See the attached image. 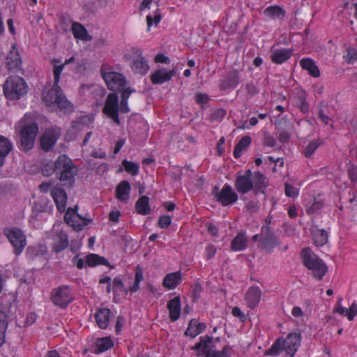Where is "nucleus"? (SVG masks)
Here are the masks:
<instances>
[{"label": "nucleus", "mask_w": 357, "mask_h": 357, "mask_svg": "<svg viewBox=\"0 0 357 357\" xmlns=\"http://www.w3.org/2000/svg\"><path fill=\"white\" fill-rule=\"evenodd\" d=\"M285 194L287 197H296L298 195V188L291 185L290 184L286 183Z\"/></svg>", "instance_id": "nucleus-51"}, {"label": "nucleus", "mask_w": 357, "mask_h": 357, "mask_svg": "<svg viewBox=\"0 0 357 357\" xmlns=\"http://www.w3.org/2000/svg\"><path fill=\"white\" fill-rule=\"evenodd\" d=\"M349 175L353 181H357V166H351L349 169Z\"/></svg>", "instance_id": "nucleus-58"}, {"label": "nucleus", "mask_w": 357, "mask_h": 357, "mask_svg": "<svg viewBox=\"0 0 357 357\" xmlns=\"http://www.w3.org/2000/svg\"><path fill=\"white\" fill-rule=\"evenodd\" d=\"M61 162L65 163L66 169L62 170L57 174H60L59 179L63 183V185L71 186L74 183V178L77 173V168L72 163L71 160L66 155H61L59 157L58 165Z\"/></svg>", "instance_id": "nucleus-8"}, {"label": "nucleus", "mask_w": 357, "mask_h": 357, "mask_svg": "<svg viewBox=\"0 0 357 357\" xmlns=\"http://www.w3.org/2000/svg\"><path fill=\"white\" fill-rule=\"evenodd\" d=\"M232 349L230 346H225L222 351H215L209 355V357H229Z\"/></svg>", "instance_id": "nucleus-49"}, {"label": "nucleus", "mask_w": 357, "mask_h": 357, "mask_svg": "<svg viewBox=\"0 0 357 357\" xmlns=\"http://www.w3.org/2000/svg\"><path fill=\"white\" fill-rule=\"evenodd\" d=\"M195 98L196 102L201 105L202 107L206 104L209 100L208 96L205 93H197L195 95Z\"/></svg>", "instance_id": "nucleus-52"}, {"label": "nucleus", "mask_w": 357, "mask_h": 357, "mask_svg": "<svg viewBox=\"0 0 357 357\" xmlns=\"http://www.w3.org/2000/svg\"><path fill=\"white\" fill-rule=\"evenodd\" d=\"M68 245V239L66 233L61 231L54 237L53 249L56 252L63 250Z\"/></svg>", "instance_id": "nucleus-26"}, {"label": "nucleus", "mask_w": 357, "mask_h": 357, "mask_svg": "<svg viewBox=\"0 0 357 357\" xmlns=\"http://www.w3.org/2000/svg\"><path fill=\"white\" fill-rule=\"evenodd\" d=\"M22 61L15 45H13L6 58V63L9 70H16L20 67Z\"/></svg>", "instance_id": "nucleus-18"}, {"label": "nucleus", "mask_w": 357, "mask_h": 357, "mask_svg": "<svg viewBox=\"0 0 357 357\" xmlns=\"http://www.w3.org/2000/svg\"><path fill=\"white\" fill-rule=\"evenodd\" d=\"M301 339L300 333H289L285 340L282 338L277 340L265 354L269 356H277L284 349L292 357L300 346Z\"/></svg>", "instance_id": "nucleus-4"}, {"label": "nucleus", "mask_w": 357, "mask_h": 357, "mask_svg": "<svg viewBox=\"0 0 357 357\" xmlns=\"http://www.w3.org/2000/svg\"><path fill=\"white\" fill-rule=\"evenodd\" d=\"M299 102H300V109L303 112H307L309 109V105L308 104L305 102L304 98H300L299 100H298Z\"/></svg>", "instance_id": "nucleus-62"}, {"label": "nucleus", "mask_w": 357, "mask_h": 357, "mask_svg": "<svg viewBox=\"0 0 357 357\" xmlns=\"http://www.w3.org/2000/svg\"><path fill=\"white\" fill-rule=\"evenodd\" d=\"M319 145L320 144L317 140H313L310 142L305 149V156L310 157L314 153V151L317 150Z\"/></svg>", "instance_id": "nucleus-50"}, {"label": "nucleus", "mask_w": 357, "mask_h": 357, "mask_svg": "<svg viewBox=\"0 0 357 357\" xmlns=\"http://www.w3.org/2000/svg\"><path fill=\"white\" fill-rule=\"evenodd\" d=\"M121 213L119 211H112L109 213V220L111 221L117 222H119Z\"/></svg>", "instance_id": "nucleus-61"}, {"label": "nucleus", "mask_w": 357, "mask_h": 357, "mask_svg": "<svg viewBox=\"0 0 357 357\" xmlns=\"http://www.w3.org/2000/svg\"><path fill=\"white\" fill-rule=\"evenodd\" d=\"M6 234L14 248L15 254L20 255L26 245V238L24 232L18 228L13 227L7 229Z\"/></svg>", "instance_id": "nucleus-9"}, {"label": "nucleus", "mask_w": 357, "mask_h": 357, "mask_svg": "<svg viewBox=\"0 0 357 357\" xmlns=\"http://www.w3.org/2000/svg\"><path fill=\"white\" fill-rule=\"evenodd\" d=\"M127 59H130V68L135 73L145 75L149 70L147 61L142 55V51L139 48H133L130 54H126Z\"/></svg>", "instance_id": "nucleus-7"}, {"label": "nucleus", "mask_w": 357, "mask_h": 357, "mask_svg": "<svg viewBox=\"0 0 357 357\" xmlns=\"http://www.w3.org/2000/svg\"><path fill=\"white\" fill-rule=\"evenodd\" d=\"M264 14L267 17L280 19L284 15V12L280 6H273L266 8L264 11Z\"/></svg>", "instance_id": "nucleus-39"}, {"label": "nucleus", "mask_w": 357, "mask_h": 357, "mask_svg": "<svg viewBox=\"0 0 357 357\" xmlns=\"http://www.w3.org/2000/svg\"><path fill=\"white\" fill-rule=\"evenodd\" d=\"M28 89L25 80L19 76L9 77L3 84V93L6 98L11 100L22 98Z\"/></svg>", "instance_id": "nucleus-5"}, {"label": "nucleus", "mask_w": 357, "mask_h": 357, "mask_svg": "<svg viewBox=\"0 0 357 357\" xmlns=\"http://www.w3.org/2000/svg\"><path fill=\"white\" fill-rule=\"evenodd\" d=\"M73 264L78 268L82 269L84 267L85 263L83 259L80 258L78 255L75 256L73 259Z\"/></svg>", "instance_id": "nucleus-56"}, {"label": "nucleus", "mask_w": 357, "mask_h": 357, "mask_svg": "<svg viewBox=\"0 0 357 357\" xmlns=\"http://www.w3.org/2000/svg\"><path fill=\"white\" fill-rule=\"evenodd\" d=\"M153 0H143L139 6V11L142 12L146 9L151 8V5Z\"/></svg>", "instance_id": "nucleus-59"}, {"label": "nucleus", "mask_w": 357, "mask_h": 357, "mask_svg": "<svg viewBox=\"0 0 357 357\" xmlns=\"http://www.w3.org/2000/svg\"><path fill=\"white\" fill-rule=\"evenodd\" d=\"M73 63L77 71H80L83 68V66L80 62H76L75 56H70L63 63L59 59H53L52 64L53 65V74L54 83L53 85H47L43 92V101L46 106L52 110L60 109L64 112H70L73 111V105L68 101L63 94L61 89L58 86L60 80V75L64 66Z\"/></svg>", "instance_id": "nucleus-2"}, {"label": "nucleus", "mask_w": 357, "mask_h": 357, "mask_svg": "<svg viewBox=\"0 0 357 357\" xmlns=\"http://www.w3.org/2000/svg\"><path fill=\"white\" fill-rule=\"evenodd\" d=\"M218 339L215 340V342ZM193 349L199 351V354H205L206 357H209V355L215 349V340L210 337L205 336L201 337L199 342L196 344Z\"/></svg>", "instance_id": "nucleus-14"}, {"label": "nucleus", "mask_w": 357, "mask_h": 357, "mask_svg": "<svg viewBox=\"0 0 357 357\" xmlns=\"http://www.w3.org/2000/svg\"><path fill=\"white\" fill-rule=\"evenodd\" d=\"M167 307L169 312H181V299L178 296L174 297L169 301Z\"/></svg>", "instance_id": "nucleus-47"}, {"label": "nucleus", "mask_w": 357, "mask_h": 357, "mask_svg": "<svg viewBox=\"0 0 357 357\" xmlns=\"http://www.w3.org/2000/svg\"><path fill=\"white\" fill-rule=\"evenodd\" d=\"M112 288L114 292V300L116 303L120 302L127 295V290L124 288L119 278H115L113 280Z\"/></svg>", "instance_id": "nucleus-21"}, {"label": "nucleus", "mask_w": 357, "mask_h": 357, "mask_svg": "<svg viewBox=\"0 0 357 357\" xmlns=\"http://www.w3.org/2000/svg\"><path fill=\"white\" fill-rule=\"evenodd\" d=\"M71 31L77 40L85 42L91 40V36L88 33L85 27L78 22L73 23Z\"/></svg>", "instance_id": "nucleus-24"}, {"label": "nucleus", "mask_w": 357, "mask_h": 357, "mask_svg": "<svg viewBox=\"0 0 357 357\" xmlns=\"http://www.w3.org/2000/svg\"><path fill=\"white\" fill-rule=\"evenodd\" d=\"M239 81V77L236 72L230 73L227 79L222 83L224 89H233L236 87Z\"/></svg>", "instance_id": "nucleus-40"}, {"label": "nucleus", "mask_w": 357, "mask_h": 357, "mask_svg": "<svg viewBox=\"0 0 357 357\" xmlns=\"http://www.w3.org/2000/svg\"><path fill=\"white\" fill-rule=\"evenodd\" d=\"M86 264L87 266L93 267L98 265H106L109 264L107 259L102 257H100L96 254H90L86 257Z\"/></svg>", "instance_id": "nucleus-35"}, {"label": "nucleus", "mask_w": 357, "mask_h": 357, "mask_svg": "<svg viewBox=\"0 0 357 357\" xmlns=\"http://www.w3.org/2000/svg\"><path fill=\"white\" fill-rule=\"evenodd\" d=\"M251 143V137L250 136H245L241 138L238 143L235 146L234 150V155L236 158L241 157L243 151H245Z\"/></svg>", "instance_id": "nucleus-34"}, {"label": "nucleus", "mask_w": 357, "mask_h": 357, "mask_svg": "<svg viewBox=\"0 0 357 357\" xmlns=\"http://www.w3.org/2000/svg\"><path fill=\"white\" fill-rule=\"evenodd\" d=\"M252 179L253 182V188H255L257 192H264V190L266 186L265 176L260 172H255L253 176H252Z\"/></svg>", "instance_id": "nucleus-38"}, {"label": "nucleus", "mask_w": 357, "mask_h": 357, "mask_svg": "<svg viewBox=\"0 0 357 357\" xmlns=\"http://www.w3.org/2000/svg\"><path fill=\"white\" fill-rule=\"evenodd\" d=\"M84 124L82 121L74 122L71 127L68 130L66 137L71 140L73 138L75 137L77 134L84 129Z\"/></svg>", "instance_id": "nucleus-41"}, {"label": "nucleus", "mask_w": 357, "mask_h": 357, "mask_svg": "<svg viewBox=\"0 0 357 357\" xmlns=\"http://www.w3.org/2000/svg\"><path fill=\"white\" fill-rule=\"evenodd\" d=\"M114 343L110 337L98 338L95 342V353H102L112 348Z\"/></svg>", "instance_id": "nucleus-29"}, {"label": "nucleus", "mask_w": 357, "mask_h": 357, "mask_svg": "<svg viewBox=\"0 0 357 357\" xmlns=\"http://www.w3.org/2000/svg\"><path fill=\"white\" fill-rule=\"evenodd\" d=\"M344 59L349 63H354L357 61V50L354 47H349L347 50L346 54L344 55Z\"/></svg>", "instance_id": "nucleus-48"}, {"label": "nucleus", "mask_w": 357, "mask_h": 357, "mask_svg": "<svg viewBox=\"0 0 357 357\" xmlns=\"http://www.w3.org/2000/svg\"><path fill=\"white\" fill-rule=\"evenodd\" d=\"M174 70L161 68L154 71L151 75V80L155 84H162L169 81L174 75Z\"/></svg>", "instance_id": "nucleus-16"}, {"label": "nucleus", "mask_w": 357, "mask_h": 357, "mask_svg": "<svg viewBox=\"0 0 357 357\" xmlns=\"http://www.w3.org/2000/svg\"><path fill=\"white\" fill-rule=\"evenodd\" d=\"M122 165L123 166L125 170L132 175H137L139 172V165L135 162H130L127 160H123L122 162Z\"/></svg>", "instance_id": "nucleus-45"}, {"label": "nucleus", "mask_w": 357, "mask_h": 357, "mask_svg": "<svg viewBox=\"0 0 357 357\" xmlns=\"http://www.w3.org/2000/svg\"><path fill=\"white\" fill-rule=\"evenodd\" d=\"M111 278L108 276L102 277L100 279V284H107V291L109 292L111 291L112 284L110 283Z\"/></svg>", "instance_id": "nucleus-60"}, {"label": "nucleus", "mask_w": 357, "mask_h": 357, "mask_svg": "<svg viewBox=\"0 0 357 357\" xmlns=\"http://www.w3.org/2000/svg\"><path fill=\"white\" fill-rule=\"evenodd\" d=\"M155 63H169V59L167 56H166L163 54H158L155 56Z\"/></svg>", "instance_id": "nucleus-55"}, {"label": "nucleus", "mask_w": 357, "mask_h": 357, "mask_svg": "<svg viewBox=\"0 0 357 357\" xmlns=\"http://www.w3.org/2000/svg\"><path fill=\"white\" fill-rule=\"evenodd\" d=\"M8 327L7 314H0V346L5 342V333Z\"/></svg>", "instance_id": "nucleus-44"}, {"label": "nucleus", "mask_w": 357, "mask_h": 357, "mask_svg": "<svg viewBox=\"0 0 357 357\" xmlns=\"http://www.w3.org/2000/svg\"><path fill=\"white\" fill-rule=\"evenodd\" d=\"M51 298L54 305L65 308L73 301L71 290L67 286L59 287L52 290Z\"/></svg>", "instance_id": "nucleus-10"}, {"label": "nucleus", "mask_w": 357, "mask_h": 357, "mask_svg": "<svg viewBox=\"0 0 357 357\" xmlns=\"http://www.w3.org/2000/svg\"><path fill=\"white\" fill-rule=\"evenodd\" d=\"M300 64L312 77H319L320 76L319 70L312 59L309 58L303 59L301 60Z\"/></svg>", "instance_id": "nucleus-27"}, {"label": "nucleus", "mask_w": 357, "mask_h": 357, "mask_svg": "<svg viewBox=\"0 0 357 357\" xmlns=\"http://www.w3.org/2000/svg\"><path fill=\"white\" fill-rule=\"evenodd\" d=\"M77 206L75 208H68L64 216L66 222L73 229L80 231L84 226L89 222V220L82 218L77 212Z\"/></svg>", "instance_id": "nucleus-12"}, {"label": "nucleus", "mask_w": 357, "mask_h": 357, "mask_svg": "<svg viewBox=\"0 0 357 357\" xmlns=\"http://www.w3.org/2000/svg\"><path fill=\"white\" fill-rule=\"evenodd\" d=\"M95 318L100 328H107L109 321V314H95Z\"/></svg>", "instance_id": "nucleus-46"}, {"label": "nucleus", "mask_w": 357, "mask_h": 357, "mask_svg": "<svg viewBox=\"0 0 357 357\" xmlns=\"http://www.w3.org/2000/svg\"><path fill=\"white\" fill-rule=\"evenodd\" d=\"M131 187L127 181H121L116 187V197L121 202L127 203L130 198Z\"/></svg>", "instance_id": "nucleus-20"}, {"label": "nucleus", "mask_w": 357, "mask_h": 357, "mask_svg": "<svg viewBox=\"0 0 357 357\" xmlns=\"http://www.w3.org/2000/svg\"><path fill=\"white\" fill-rule=\"evenodd\" d=\"M206 256L208 259L214 257L216 253V248L214 245H210L205 249Z\"/></svg>", "instance_id": "nucleus-54"}, {"label": "nucleus", "mask_w": 357, "mask_h": 357, "mask_svg": "<svg viewBox=\"0 0 357 357\" xmlns=\"http://www.w3.org/2000/svg\"><path fill=\"white\" fill-rule=\"evenodd\" d=\"M13 149V144L6 137L0 135V167L3 165L4 160Z\"/></svg>", "instance_id": "nucleus-25"}, {"label": "nucleus", "mask_w": 357, "mask_h": 357, "mask_svg": "<svg viewBox=\"0 0 357 357\" xmlns=\"http://www.w3.org/2000/svg\"><path fill=\"white\" fill-rule=\"evenodd\" d=\"M247 247V238L244 234H238L231 243V248L234 251H241Z\"/></svg>", "instance_id": "nucleus-37"}, {"label": "nucleus", "mask_w": 357, "mask_h": 357, "mask_svg": "<svg viewBox=\"0 0 357 357\" xmlns=\"http://www.w3.org/2000/svg\"><path fill=\"white\" fill-rule=\"evenodd\" d=\"M291 56V51L288 48H273L271 51V59L273 62L281 64Z\"/></svg>", "instance_id": "nucleus-22"}, {"label": "nucleus", "mask_w": 357, "mask_h": 357, "mask_svg": "<svg viewBox=\"0 0 357 357\" xmlns=\"http://www.w3.org/2000/svg\"><path fill=\"white\" fill-rule=\"evenodd\" d=\"M17 129L20 135V144L23 150L33 148L38 132V126L32 115L25 114L19 121Z\"/></svg>", "instance_id": "nucleus-3"}, {"label": "nucleus", "mask_w": 357, "mask_h": 357, "mask_svg": "<svg viewBox=\"0 0 357 357\" xmlns=\"http://www.w3.org/2000/svg\"><path fill=\"white\" fill-rule=\"evenodd\" d=\"M100 73L109 90L121 93L120 105H119L118 96L113 93L108 95L103 108V112L119 125L120 123L119 113L125 114L130 111L128 99L135 90L128 85L122 74L114 71L108 64L102 66Z\"/></svg>", "instance_id": "nucleus-1"}, {"label": "nucleus", "mask_w": 357, "mask_h": 357, "mask_svg": "<svg viewBox=\"0 0 357 357\" xmlns=\"http://www.w3.org/2000/svg\"><path fill=\"white\" fill-rule=\"evenodd\" d=\"M146 20L149 31L152 26L156 27L158 24L162 20V16L158 3H157L156 5L155 10L153 12V13L149 14L146 16Z\"/></svg>", "instance_id": "nucleus-32"}, {"label": "nucleus", "mask_w": 357, "mask_h": 357, "mask_svg": "<svg viewBox=\"0 0 357 357\" xmlns=\"http://www.w3.org/2000/svg\"><path fill=\"white\" fill-rule=\"evenodd\" d=\"M181 280V273L179 271L168 273L162 281V286L168 289H174Z\"/></svg>", "instance_id": "nucleus-23"}, {"label": "nucleus", "mask_w": 357, "mask_h": 357, "mask_svg": "<svg viewBox=\"0 0 357 357\" xmlns=\"http://www.w3.org/2000/svg\"><path fill=\"white\" fill-rule=\"evenodd\" d=\"M137 212L139 214L145 215L151 212V208L149 206V199L146 196L140 197L135 205Z\"/></svg>", "instance_id": "nucleus-33"}, {"label": "nucleus", "mask_w": 357, "mask_h": 357, "mask_svg": "<svg viewBox=\"0 0 357 357\" xmlns=\"http://www.w3.org/2000/svg\"><path fill=\"white\" fill-rule=\"evenodd\" d=\"M47 252V248L44 245H37L34 246H29L27 248L26 255L29 259H34L45 256Z\"/></svg>", "instance_id": "nucleus-28"}, {"label": "nucleus", "mask_w": 357, "mask_h": 357, "mask_svg": "<svg viewBox=\"0 0 357 357\" xmlns=\"http://www.w3.org/2000/svg\"><path fill=\"white\" fill-rule=\"evenodd\" d=\"M205 328L206 326L204 324L199 323L197 320L192 319L189 324L188 328L185 331V334L194 337L201 333Z\"/></svg>", "instance_id": "nucleus-31"}, {"label": "nucleus", "mask_w": 357, "mask_h": 357, "mask_svg": "<svg viewBox=\"0 0 357 357\" xmlns=\"http://www.w3.org/2000/svg\"><path fill=\"white\" fill-rule=\"evenodd\" d=\"M261 291L259 287H251L248 290L245 301L247 305L251 309H254L259 303Z\"/></svg>", "instance_id": "nucleus-19"}, {"label": "nucleus", "mask_w": 357, "mask_h": 357, "mask_svg": "<svg viewBox=\"0 0 357 357\" xmlns=\"http://www.w3.org/2000/svg\"><path fill=\"white\" fill-rule=\"evenodd\" d=\"M60 134V129L57 128L47 130L40 139L42 149L46 151L50 149L56 142Z\"/></svg>", "instance_id": "nucleus-13"}, {"label": "nucleus", "mask_w": 357, "mask_h": 357, "mask_svg": "<svg viewBox=\"0 0 357 357\" xmlns=\"http://www.w3.org/2000/svg\"><path fill=\"white\" fill-rule=\"evenodd\" d=\"M172 223V218L169 215H162L159 218L158 225L161 228H167Z\"/></svg>", "instance_id": "nucleus-53"}, {"label": "nucleus", "mask_w": 357, "mask_h": 357, "mask_svg": "<svg viewBox=\"0 0 357 357\" xmlns=\"http://www.w3.org/2000/svg\"><path fill=\"white\" fill-rule=\"evenodd\" d=\"M264 144L267 146L273 147L275 144V140L273 137L271 136H267L265 138Z\"/></svg>", "instance_id": "nucleus-64"}, {"label": "nucleus", "mask_w": 357, "mask_h": 357, "mask_svg": "<svg viewBox=\"0 0 357 357\" xmlns=\"http://www.w3.org/2000/svg\"><path fill=\"white\" fill-rule=\"evenodd\" d=\"M306 211L308 213H314L319 210L324 205L323 201L319 198H314L312 203L310 202H307Z\"/></svg>", "instance_id": "nucleus-43"}, {"label": "nucleus", "mask_w": 357, "mask_h": 357, "mask_svg": "<svg viewBox=\"0 0 357 357\" xmlns=\"http://www.w3.org/2000/svg\"><path fill=\"white\" fill-rule=\"evenodd\" d=\"M252 176V174L250 169L237 173L235 188L239 193L245 194L253 188Z\"/></svg>", "instance_id": "nucleus-11"}, {"label": "nucleus", "mask_w": 357, "mask_h": 357, "mask_svg": "<svg viewBox=\"0 0 357 357\" xmlns=\"http://www.w3.org/2000/svg\"><path fill=\"white\" fill-rule=\"evenodd\" d=\"M15 319L19 327H25L33 324L36 317V314H17Z\"/></svg>", "instance_id": "nucleus-30"}, {"label": "nucleus", "mask_w": 357, "mask_h": 357, "mask_svg": "<svg viewBox=\"0 0 357 357\" xmlns=\"http://www.w3.org/2000/svg\"><path fill=\"white\" fill-rule=\"evenodd\" d=\"M51 195L60 212H63L66 207L67 195L61 188L54 187L51 189Z\"/></svg>", "instance_id": "nucleus-17"}, {"label": "nucleus", "mask_w": 357, "mask_h": 357, "mask_svg": "<svg viewBox=\"0 0 357 357\" xmlns=\"http://www.w3.org/2000/svg\"><path fill=\"white\" fill-rule=\"evenodd\" d=\"M304 265L312 271L314 277L321 279L327 272L326 264L310 248H305L301 252Z\"/></svg>", "instance_id": "nucleus-6"}, {"label": "nucleus", "mask_w": 357, "mask_h": 357, "mask_svg": "<svg viewBox=\"0 0 357 357\" xmlns=\"http://www.w3.org/2000/svg\"><path fill=\"white\" fill-rule=\"evenodd\" d=\"M237 199L236 193L229 185H225L218 195V202L224 206L234 204Z\"/></svg>", "instance_id": "nucleus-15"}, {"label": "nucleus", "mask_w": 357, "mask_h": 357, "mask_svg": "<svg viewBox=\"0 0 357 357\" xmlns=\"http://www.w3.org/2000/svg\"><path fill=\"white\" fill-rule=\"evenodd\" d=\"M144 279V273L141 267L139 266L136 268L135 282L132 285L130 286L129 289L131 292H135L139 289V283Z\"/></svg>", "instance_id": "nucleus-42"}, {"label": "nucleus", "mask_w": 357, "mask_h": 357, "mask_svg": "<svg viewBox=\"0 0 357 357\" xmlns=\"http://www.w3.org/2000/svg\"><path fill=\"white\" fill-rule=\"evenodd\" d=\"M8 28V31L13 36H15L16 34V31L14 26L13 20L12 19H9L7 21Z\"/></svg>", "instance_id": "nucleus-63"}, {"label": "nucleus", "mask_w": 357, "mask_h": 357, "mask_svg": "<svg viewBox=\"0 0 357 357\" xmlns=\"http://www.w3.org/2000/svg\"><path fill=\"white\" fill-rule=\"evenodd\" d=\"M126 144V139L122 138L117 140L116 143V146L114 150V155H116L121 150V149L123 146V145Z\"/></svg>", "instance_id": "nucleus-57"}, {"label": "nucleus", "mask_w": 357, "mask_h": 357, "mask_svg": "<svg viewBox=\"0 0 357 357\" xmlns=\"http://www.w3.org/2000/svg\"><path fill=\"white\" fill-rule=\"evenodd\" d=\"M312 234L314 243L317 246H322L328 241V234L324 229H314Z\"/></svg>", "instance_id": "nucleus-36"}]
</instances>
